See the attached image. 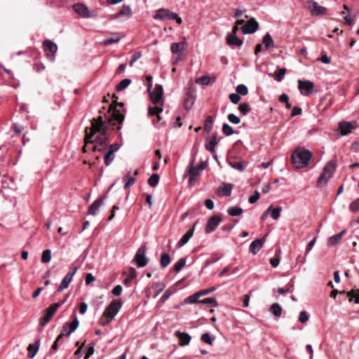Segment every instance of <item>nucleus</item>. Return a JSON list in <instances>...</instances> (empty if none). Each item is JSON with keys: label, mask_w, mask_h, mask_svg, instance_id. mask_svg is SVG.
<instances>
[{"label": "nucleus", "mask_w": 359, "mask_h": 359, "mask_svg": "<svg viewBox=\"0 0 359 359\" xmlns=\"http://www.w3.org/2000/svg\"><path fill=\"white\" fill-rule=\"evenodd\" d=\"M262 43L266 49L273 48L274 46L273 40L272 37L271 36V35L269 34V33H266L264 36V37L262 39Z\"/></svg>", "instance_id": "c85d7f7f"}, {"label": "nucleus", "mask_w": 359, "mask_h": 359, "mask_svg": "<svg viewBox=\"0 0 359 359\" xmlns=\"http://www.w3.org/2000/svg\"><path fill=\"white\" fill-rule=\"evenodd\" d=\"M159 182V175L158 174H153L148 180V184L151 187L157 186Z\"/></svg>", "instance_id": "ea45409f"}, {"label": "nucleus", "mask_w": 359, "mask_h": 359, "mask_svg": "<svg viewBox=\"0 0 359 359\" xmlns=\"http://www.w3.org/2000/svg\"><path fill=\"white\" fill-rule=\"evenodd\" d=\"M236 93L241 95H246L248 93V89L244 84L238 85L236 88Z\"/></svg>", "instance_id": "49530a36"}, {"label": "nucleus", "mask_w": 359, "mask_h": 359, "mask_svg": "<svg viewBox=\"0 0 359 359\" xmlns=\"http://www.w3.org/2000/svg\"><path fill=\"white\" fill-rule=\"evenodd\" d=\"M141 57V53L137 52L134 53L131 57V60L130 61V66H133V64Z\"/></svg>", "instance_id": "0e129e2a"}, {"label": "nucleus", "mask_w": 359, "mask_h": 359, "mask_svg": "<svg viewBox=\"0 0 359 359\" xmlns=\"http://www.w3.org/2000/svg\"><path fill=\"white\" fill-rule=\"evenodd\" d=\"M232 191V185L231 184H224L222 187H220L219 189V192L225 196H230Z\"/></svg>", "instance_id": "2f4dec72"}, {"label": "nucleus", "mask_w": 359, "mask_h": 359, "mask_svg": "<svg viewBox=\"0 0 359 359\" xmlns=\"http://www.w3.org/2000/svg\"><path fill=\"white\" fill-rule=\"evenodd\" d=\"M243 212V210L241 208L236 206L230 207L227 210V212L229 213V215H230L232 217L239 216L242 215Z\"/></svg>", "instance_id": "72a5a7b5"}, {"label": "nucleus", "mask_w": 359, "mask_h": 359, "mask_svg": "<svg viewBox=\"0 0 359 359\" xmlns=\"http://www.w3.org/2000/svg\"><path fill=\"white\" fill-rule=\"evenodd\" d=\"M345 232L346 230H343L340 233L330 236L327 241V245L331 247L337 245L340 241Z\"/></svg>", "instance_id": "b1692460"}, {"label": "nucleus", "mask_w": 359, "mask_h": 359, "mask_svg": "<svg viewBox=\"0 0 359 359\" xmlns=\"http://www.w3.org/2000/svg\"><path fill=\"white\" fill-rule=\"evenodd\" d=\"M121 306L122 302L121 300L112 301L110 303V304L107 307L103 313V318H107V322L104 323V320L102 319L101 323L104 325L111 322L121 309Z\"/></svg>", "instance_id": "39448f33"}, {"label": "nucleus", "mask_w": 359, "mask_h": 359, "mask_svg": "<svg viewBox=\"0 0 359 359\" xmlns=\"http://www.w3.org/2000/svg\"><path fill=\"white\" fill-rule=\"evenodd\" d=\"M194 103V98L191 96H189V97H186L184 101V107L187 109H189L191 108Z\"/></svg>", "instance_id": "5fc2aeb1"}, {"label": "nucleus", "mask_w": 359, "mask_h": 359, "mask_svg": "<svg viewBox=\"0 0 359 359\" xmlns=\"http://www.w3.org/2000/svg\"><path fill=\"white\" fill-rule=\"evenodd\" d=\"M336 161L334 160L328 162L323 168V172L320 173L318 181V187H323L327 184L328 180L332 177L336 170Z\"/></svg>", "instance_id": "20e7f679"}, {"label": "nucleus", "mask_w": 359, "mask_h": 359, "mask_svg": "<svg viewBox=\"0 0 359 359\" xmlns=\"http://www.w3.org/2000/svg\"><path fill=\"white\" fill-rule=\"evenodd\" d=\"M302 109L299 107H293L292 112H291V116L294 117L297 115H300L302 114Z\"/></svg>", "instance_id": "338daca9"}, {"label": "nucleus", "mask_w": 359, "mask_h": 359, "mask_svg": "<svg viewBox=\"0 0 359 359\" xmlns=\"http://www.w3.org/2000/svg\"><path fill=\"white\" fill-rule=\"evenodd\" d=\"M212 126H213V118L211 116H208L206 118L205 123H204V127H203L204 130L207 133H209L212 128Z\"/></svg>", "instance_id": "c9c22d12"}, {"label": "nucleus", "mask_w": 359, "mask_h": 359, "mask_svg": "<svg viewBox=\"0 0 359 359\" xmlns=\"http://www.w3.org/2000/svg\"><path fill=\"white\" fill-rule=\"evenodd\" d=\"M51 260V251L49 249L45 250L42 252L41 262L47 264Z\"/></svg>", "instance_id": "4c0bfd02"}, {"label": "nucleus", "mask_w": 359, "mask_h": 359, "mask_svg": "<svg viewBox=\"0 0 359 359\" xmlns=\"http://www.w3.org/2000/svg\"><path fill=\"white\" fill-rule=\"evenodd\" d=\"M198 303L203 304H208L210 306H213V307H215L217 306V300L212 297L205 298L201 301H199Z\"/></svg>", "instance_id": "a18cd8bd"}, {"label": "nucleus", "mask_w": 359, "mask_h": 359, "mask_svg": "<svg viewBox=\"0 0 359 359\" xmlns=\"http://www.w3.org/2000/svg\"><path fill=\"white\" fill-rule=\"evenodd\" d=\"M229 99L233 104H238L241 100V96L238 93H231L229 95Z\"/></svg>", "instance_id": "bf43d9fd"}, {"label": "nucleus", "mask_w": 359, "mask_h": 359, "mask_svg": "<svg viewBox=\"0 0 359 359\" xmlns=\"http://www.w3.org/2000/svg\"><path fill=\"white\" fill-rule=\"evenodd\" d=\"M154 20H175L177 24L181 25L182 23V18L178 15L177 13L171 12L167 8H159L156 11L155 15L153 16Z\"/></svg>", "instance_id": "423d86ee"}, {"label": "nucleus", "mask_w": 359, "mask_h": 359, "mask_svg": "<svg viewBox=\"0 0 359 359\" xmlns=\"http://www.w3.org/2000/svg\"><path fill=\"white\" fill-rule=\"evenodd\" d=\"M267 235H265L262 238L256 239L253 241L250 246H249V251L253 255H257V252L261 250V248L263 247Z\"/></svg>", "instance_id": "f3484780"}, {"label": "nucleus", "mask_w": 359, "mask_h": 359, "mask_svg": "<svg viewBox=\"0 0 359 359\" xmlns=\"http://www.w3.org/2000/svg\"><path fill=\"white\" fill-rule=\"evenodd\" d=\"M354 128V125L351 122L342 121L339 123V129L342 136L349 134Z\"/></svg>", "instance_id": "aec40b11"}, {"label": "nucleus", "mask_w": 359, "mask_h": 359, "mask_svg": "<svg viewBox=\"0 0 359 359\" xmlns=\"http://www.w3.org/2000/svg\"><path fill=\"white\" fill-rule=\"evenodd\" d=\"M105 198V196H102L97 198V200H95L88 208L87 215L93 216L97 215L100 207L103 205Z\"/></svg>", "instance_id": "4468645a"}, {"label": "nucleus", "mask_w": 359, "mask_h": 359, "mask_svg": "<svg viewBox=\"0 0 359 359\" xmlns=\"http://www.w3.org/2000/svg\"><path fill=\"white\" fill-rule=\"evenodd\" d=\"M222 132L224 134H225L226 136H230L233 134L234 130L231 126H230L227 123H224L222 125Z\"/></svg>", "instance_id": "de8ad7c7"}, {"label": "nucleus", "mask_w": 359, "mask_h": 359, "mask_svg": "<svg viewBox=\"0 0 359 359\" xmlns=\"http://www.w3.org/2000/svg\"><path fill=\"white\" fill-rule=\"evenodd\" d=\"M196 224H194V226L189 229L187 233L182 236V238L178 241L177 243V248H180L183 245H184L193 236L194 229H195Z\"/></svg>", "instance_id": "412c9836"}, {"label": "nucleus", "mask_w": 359, "mask_h": 359, "mask_svg": "<svg viewBox=\"0 0 359 359\" xmlns=\"http://www.w3.org/2000/svg\"><path fill=\"white\" fill-rule=\"evenodd\" d=\"M339 294H346L347 297L349 298V302H351L354 301L355 304H359V294L355 293L354 290H351L348 292L345 291H339Z\"/></svg>", "instance_id": "cd10ccee"}, {"label": "nucleus", "mask_w": 359, "mask_h": 359, "mask_svg": "<svg viewBox=\"0 0 359 359\" xmlns=\"http://www.w3.org/2000/svg\"><path fill=\"white\" fill-rule=\"evenodd\" d=\"M238 109L243 115L245 116L250 111V107L248 103L243 102L240 104Z\"/></svg>", "instance_id": "09e8293b"}, {"label": "nucleus", "mask_w": 359, "mask_h": 359, "mask_svg": "<svg viewBox=\"0 0 359 359\" xmlns=\"http://www.w3.org/2000/svg\"><path fill=\"white\" fill-rule=\"evenodd\" d=\"M222 219L219 216L213 215L208 221L205 226V232L209 233L214 231L219 225Z\"/></svg>", "instance_id": "dca6fc26"}, {"label": "nucleus", "mask_w": 359, "mask_h": 359, "mask_svg": "<svg viewBox=\"0 0 359 359\" xmlns=\"http://www.w3.org/2000/svg\"><path fill=\"white\" fill-rule=\"evenodd\" d=\"M186 264V259L184 258L180 259L174 265V271L179 272Z\"/></svg>", "instance_id": "37998d69"}, {"label": "nucleus", "mask_w": 359, "mask_h": 359, "mask_svg": "<svg viewBox=\"0 0 359 359\" xmlns=\"http://www.w3.org/2000/svg\"><path fill=\"white\" fill-rule=\"evenodd\" d=\"M187 170L189 173V175L196 177H197L199 175L201 170L197 166H194V158L189 162L187 168Z\"/></svg>", "instance_id": "393cba45"}, {"label": "nucleus", "mask_w": 359, "mask_h": 359, "mask_svg": "<svg viewBox=\"0 0 359 359\" xmlns=\"http://www.w3.org/2000/svg\"><path fill=\"white\" fill-rule=\"evenodd\" d=\"M124 180H126L124 188L127 189L131 185H133L135 182V178L130 177V174L128 173L124 178Z\"/></svg>", "instance_id": "3c124183"}, {"label": "nucleus", "mask_w": 359, "mask_h": 359, "mask_svg": "<svg viewBox=\"0 0 359 359\" xmlns=\"http://www.w3.org/2000/svg\"><path fill=\"white\" fill-rule=\"evenodd\" d=\"M349 210L352 212H356L359 210V198L351 203Z\"/></svg>", "instance_id": "864d4df0"}, {"label": "nucleus", "mask_w": 359, "mask_h": 359, "mask_svg": "<svg viewBox=\"0 0 359 359\" xmlns=\"http://www.w3.org/2000/svg\"><path fill=\"white\" fill-rule=\"evenodd\" d=\"M270 312L272 313L276 317H280L282 315V307L278 303H273L269 309Z\"/></svg>", "instance_id": "7c9ffc66"}, {"label": "nucleus", "mask_w": 359, "mask_h": 359, "mask_svg": "<svg viewBox=\"0 0 359 359\" xmlns=\"http://www.w3.org/2000/svg\"><path fill=\"white\" fill-rule=\"evenodd\" d=\"M121 38H122L121 34L116 33L114 34L113 37L104 39L102 43L104 46H109L114 43L118 42L121 39Z\"/></svg>", "instance_id": "c756f323"}, {"label": "nucleus", "mask_w": 359, "mask_h": 359, "mask_svg": "<svg viewBox=\"0 0 359 359\" xmlns=\"http://www.w3.org/2000/svg\"><path fill=\"white\" fill-rule=\"evenodd\" d=\"M218 144V140L215 136L211 137L209 140L208 143L206 144L205 148L210 152H215V148L216 145Z\"/></svg>", "instance_id": "473e14b6"}, {"label": "nucleus", "mask_w": 359, "mask_h": 359, "mask_svg": "<svg viewBox=\"0 0 359 359\" xmlns=\"http://www.w3.org/2000/svg\"><path fill=\"white\" fill-rule=\"evenodd\" d=\"M114 158V154L107 151L104 156V164L109 166L113 162Z\"/></svg>", "instance_id": "79ce46f5"}, {"label": "nucleus", "mask_w": 359, "mask_h": 359, "mask_svg": "<svg viewBox=\"0 0 359 359\" xmlns=\"http://www.w3.org/2000/svg\"><path fill=\"white\" fill-rule=\"evenodd\" d=\"M309 316L306 311H302L300 312L299 316V322H301L302 323H305L309 320Z\"/></svg>", "instance_id": "4d7b16f0"}, {"label": "nucleus", "mask_w": 359, "mask_h": 359, "mask_svg": "<svg viewBox=\"0 0 359 359\" xmlns=\"http://www.w3.org/2000/svg\"><path fill=\"white\" fill-rule=\"evenodd\" d=\"M215 290H216L215 287H210L208 289H205V290H200L198 292V293L200 294V297H201L203 295L208 294L214 292Z\"/></svg>", "instance_id": "680f3d73"}, {"label": "nucleus", "mask_w": 359, "mask_h": 359, "mask_svg": "<svg viewBox=\"0 0 359 359\" xmlns=\"http://www.w3.org/2000/svg\"><path fill=\"white\" fill-rule=\"evenodd\" d=\"M210 79L208 76H201V78L198 79L196 81L197 83H201L203 85H208L210 83Z\"/></svg>", "instance_id": "052dcab7"}, {"label": "nucleus", "mask_w": 359, "mask_h": 359, "mask_svg": "<svg viewBox=\"0 0 359 359\" xmlns=\"http://www.w3.org/2000/svg\"><path fill=\"white\" fill-rule=\"evenodd\" d=\"M312 157V153L304 148H297L291 155V161L294 166L297 168H303L306 167Z\"/></svg>", "instance_id": "7ed1b4c3"}, {"label": "nucleus", "mask_w": 359, "mask_h": 359, "mask_svg": "<svg viewBox=\"0 0 359 359\" xmlns=\"http://www.w3.org/2000/svg\"><path fill=\"white\" fill-rule=\"evenodd\" d=\"M131 83V80L130 79H123L116 86L117 91H121L126 88H127Z\"/></svg>", "instance_id": "58836bf2"}, {"label": "nucleus", "mask_w": 359, "mask_h": 359, "mask_svg": "<svg viewBox=\"0 0 359 359\" xmlns=\"http://www.w3.org/2000/svg\"><path fill=\"white\" fill-rule=\"evenodd\" d=\"M175 336L180 341V346H184L188 345L191 339V337L187 332H182L180 331L175 332Z\"/></svg>", "instance_id": "6ab92c4d"}, {"label": "nucleus", "mask_w": 359, "mask_h": 359, "mask_svg": "<svg viewBox=\"0 0 359 359\" xmlns=\"http://www.w3.org/2000/svg\"><path fill=\"white\" fill-rule=\"evenodd\" d=\"M227 118L228 120L233 124H238L241 122L240 118L233 114H229Z\"/></svg>", "instance_id": "13d9d810"}, {"label": "nucleus", "mask_w": 359, "mask_h": 359, "mask_svg": "<svg viewBox=\"0 0 359 359\" xmlns=\"http://www.w3.org/2000/svg\"><path fill=\"white\" fill-rule=\"evenodd\" d=\"M298 88L302 95L308 96L312 93L314 85L309 80L302 81L299 79L298 80Z\"/></svg>", "instance_id": "9b49d317"}, {"label": "nucleus", "mask_w": 359, "mask_h": 359, "mask_svg": "<svg viewBox=\"0 0 359 359\" xmlns=\"http://www.w3.org/2000/svg\"><path fill=\"white\" fill-rule=\"evenodd\" d=\"M170 262L171 259L170 255L168 253H163L161 255L160 263L162 268H165L166 266H168L170 264Z\"/></svg>", "instance_id": "e433bc0d"}, {"label": "nucleus", "mask_w": 359, "mask_h": 359, "mask_svg": "<svg viewBox=\"0 0 359 359\" xmlns=\"http://www.w3.org/2000/svg\"><path fill=\"white\" fill-rule=\"evenodd\" d=\"M226 43L230 46L240 47L243 45V41L233 34H229L226 36Z\"/></svg>", "instance_id": "4be33fe9"}, {"label": "nucleus", "mask_w": 359, "mask_h": 359, "mask_svg": "<svg viewBox=\"0 0 359 359\" xmlns=\"http://www.w3.org/2000/svg\"><path fill=\"white\" fill-rule=\"evenodd\" d=\"M286 69L285 68H281L278 72H275V79L278 82H280L283 80L284 76L286 74Z\"/></svg>", "instance_id": "c03bdc74"}, {"label": "nucleus", "mask_w": 359, "mask_h": 359, "mask_svg": "<svg viewBox=\"0 0 359 359\" xmlns=\"http://www.w3.org/2000/svg\"><path fill=\"white\" fill-rule=\"evenodd\" d=\"M122 290L121 285H117L113 288L111 292L114 296H118L121 294Z\"/></svg>", "instance_id": "e2e57ef3"}, {"label": "nucleus", "mask_w": 359, "mask_h": 359, "mask_svg": "<svg viewBox=\"0 0 359 359\" xmlns=\"http://www.w3.org/2000/svg\"><path fill=\"white\" fill-rule=\"evenodd\" d=\"M201 340L208 344V345H212L213 339L211 337L209 333H204L201 336Z\"/></svg>", "instance_id": "6e6d98bb"}, {"label": "nucleus", "mask_w": 359, "mask_h": 359, "mask_svg": "<svg viewBox=\"0 0 359 359\" xmlns=\"http://www.w3.org/2000/svg\"><path fill=\"white\" fill-rule=\"evenodd\" d=\"M259 198V194L258 191H256L255 192V194H254L253 196H251L249 198V203L252 204V203H255V202H257Z\"/></svg>", "instance_id": "774afa93"}, {"label": "nucleus", "mask_w": 359, "mask_h": 359, "mask_svg": "<svg viewBox=\"0 0 359 359\" xmlns=\"http://www.w3.org/2000/svg\"><path fill=\"white\" fill-rule=\"evenodd\" d=\"M39 346H40L39 340H37L34 343L31 344L29 345V346L27 348V351H28L27 357H28V358L32 359V358H34V356L36 355V354L37 353V352L39 351Z\"/></svg>", "instance_id": "5701e85b"}, {"label": "nucleus", "mask_w": 359, "mask_h": 359, "mask_svg": "<svg viewBox=\"0 0 359 359\" xmlns=\"http://www.w3.org/2000/svg\"><path fill=\"white\" fill-rule=\"evenodd\" d=\"M131 15H132V10H131V8L130 7V6L123 5L116 18L127 17L128 18H129Z\"/></svg>", "instance_id": "bb28decb"}, {"label": "nucleus", "mask_w": 359, "mask_h": 359, "mask_svg": "<svg viewBox=\"0 0 359 359\" xmlns=\"http://www.w3.org/2000/svg\"><path fill=\"white\" fill-rule=\"evenodd\" d=\"M43 46L46 57L50 61H54L55 58V54L57 50V45L53 41L47 39L43 41Z\"/></svg>", "instance_id": "9d476101"}, {"label": "nucleus", "mask_w": 359, "mask_h": 359, "mask_svg": "<svg viewBox=\"0 0 359 359\" xmlns=\"http://www.w3.org/2000/svg\"><path fill=\"white\" fill-rule=\"evenodd\" d=\"M74 11L83 18L90 17L88 8L82 4H76L73 6Z\"/></svg>", "instance_id": "a211bd4d"}, {"label": "nucleus", "mask_w": 359, "mask_h": 359, "mask_svg": "<svg viewBox=\"0 0 359 359\" xmlns=\"http://www.w3.org/2000/svg\"><path fill=\"white\" fill-rule=\"evenodd\" d=\"M12 129L13 130V131L16 135H19L22 132L21 126L18 125L17 123H13L12 125Z\"/></svg>", "instance_id": "69168bd1"}, {"label": "nucleus", "mask_w": 359, "mask_h": 359, "mask_svg": "<svg viewBox=\"0 0 359 359\" xmlns=\"http://www.w3.org/2000/svg\"><path fill=\"white\" fill-rule=\"evenodd\" d=\"M77 270H78V267L77 266H74V267L72 268L71 271L68 272L66 274V276L64 277V278L62 279L60 286L57 288V292H62V290H64L65 289H66V288H67L69 287L70 283L72 280L73 276H74V274L76 273Z\"/></svg>", "instance_id": "f8f14e48"}, {"label": "nucleus", "mask_w": 359, "mask_h": 359, "mask_svg": "<svg viewBox=\"0 0 359 359\" xmlns=\"http://www.w3.org/2000/svg\"><path fill=\"white\" fill-rule=\"evenodd\" d=\"M136 275L137 273L135 269L133 267L130 268L128 277L126 279H125L124 283H128L129 282H130L132 279L136 277Z\"/></svg>", "instance_id": "603ef678"}, {"label": "nucleus", "mask_w": 359, "mask_h": 359, "mask_svg": "<svg viewBox=\"0 0 359 359\" xmlns=\"http://www.w3.org/2000/svg\"><path fill=\"white\" fill-rule=\"evenodd\" d=\"M79 324V320L74 315V320L72 323L65 324L61 330L60 334L57 337V340H60L64 336H69L74 332Z\"/></svg>", "instance_id": "6e6552de"}, {"label": "nucleus", "mask_w": 359, "mask_h": 359, "mask_svg": "<svg viewBox=\"0 0 359 359\" xmlns=\"http://www.w3.org/2000/svg\"><path fill=\"white\" fill-rule=\"evenodd\" d=\"M259 28V23L255 18H251L245 25L241 27L243 34H252Z\"/></svg>", "instance_id": "2eb2a0df"}, {"label": "nucleus", "mask_w": 359, "mask_h": 359, "mask_svg": "<svg viewBox=\"0 0 359 359\" xmlns=\"http://www.w3.org/2000/svg\"><path fill=\"white\" fill-rule=\"evenodd\" d=\"M187 42L184 41L182 43H172L171 44L170 50L174 54L180 53V50H184L187 47Z\"/></svg>", "instance_id": "a878e982"}, {"label": "nucleus", "mask_w": 359, "mask_h": 359, "mask_svg": "<svg viewBox=\"0 0 359 359\" xmlns=\"http://www.w3.org/2000/svg\"><path fill=\"white\" fill-rule=\"evenodd\" d=\"M124 120V116L118 112L114 111L111 117L108 118L107 122H104L102 117L99 116L97 119L92 121L91 127L86 128V144L93 143L92 137L97 132H101L100 135L96 137L95 142L100 145H102L108 139V136L106 133V129L110 127H113L115 125V122H118L119 124L121 123Z\"/></svg>", "instance_id": "f257e3e1"}, {"label": "nucleus", "mask_w": 359, "mask_h": 359, "mask_svg": "<svg viewBox=\"0 0 359 359\" xmlns=\"http://www.w3.org/2000/svg\"><path fill=\"white\" fill-rule=\"evenodd\" d=\"M65 302V300H63L61 302H57L49 306L46 310L43 316L41 318L40 324L42 326H45L51 320L54 313L64 304Z\"/></svg>", "instance_id": "0eeeda50"}, {"label": "nucleus", "mask_w": 359, "mask_h": 359, "mask_svg": "<svg viewBox=\"0 0 359 359\" xmlns=\"http://www.w3.org/2000/svg\"><path fill=\"white\" fill-rule=\"evenodd\" d=\"M151 84L148 85V90L149 93L150 98L156 105L154 108L149 107L148 109V114L149 116H156L158 121L161 119L160 113L163 111V88L160 84H156L154 90H151Z\"/></svg>", "instance_id": "f03ea898"}, {"label": "nucleus", "mask_w": 359, "mask_h": 359, "mask_svg": "<svg viewBox=\"0 0 359 359\" xmlns=\"http://www.w3.org/2000/svg\"><path fill=\"white\" fill-rule=\"evenodd\" d=\"M307 8L310 11L313 15H318L325 14L327 12L326 8L320 6L314 1H309L307 2Z\"/></svg>", "instance_id": "ddd939ff"}, {"label": "nucleus", "mask_w": 359, "mask_h": 359, "mask_svg": "<svg viewBox=\"0 0 359 359\" xmlns=\"http://www.w3.org/2000/svg\"><path fill=\"white\" fill-rule=\"evenodd\" d=\"M282 211V208L281 207H278V208H273L271 210V217L274 219V220H277L278 219V218L280 217V212Z\"/></svg>", "instance_id": "8fccbe9b"}, {"label": "nucleus", "mask_w": 359, "mask_h": 359, "mask_svg": "<svg viewBox=\"0 0 359 359\" xmlns=\"http://www.w3.org/2000/svg\"><path fill=\"white\" fill-rule=\"evenodd\" d=\"M147 248L144 245L141 246L133 258V262L137 267L141 268L145 266L148 263V259L146 257Z\"/></svg>", "instance_id": "1a4fd4ad"}, {"label": "nucleus", "mask_w": 359, "mask_h": 359, "mask_svg": "<svg viewBox=\"0 0 359 359\" xmlns=\"http://www.w3.org/2000/svg\"><path fill=\"white\" fill-rule=\"evenodd\" d=\"M200 294L198 292L188 297L187 299H185L184 300V303L186 304H194V303H196V302H198V299L200 298Z\"/></svg>", "instance_id": "a19ab883"}, {"label": "nucleus", "mask_w": 359, "mask_h": 359, "mask_svg": "<svg viewBox=\"0 0 359 359\" xmlns=\"http://www.w3.org/2000/svg\"><path fill=\"white\" fill-rule=\"evenodd\" d=\"M229 164L231 165V168L239 171H243L246 167V165H244L242 161H229Z\"/></svg>", "instance_id": "f704fd0d"}]
</instances>
